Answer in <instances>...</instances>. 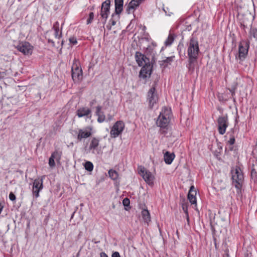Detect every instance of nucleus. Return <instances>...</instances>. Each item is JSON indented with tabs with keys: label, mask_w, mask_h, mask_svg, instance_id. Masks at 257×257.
<instances>
[{
	"label": "nucleus",
	"mask_w": 257,
	"mask_h": 257,
	"mask_svg": "<svg viewBox=\"0 0 257 257\" xmlns=\"http://www.w3.org/2000/svg\"><path fill=\"white\" fill-rule=\"evenodd\" d=\"M135 58L138 65L139 66H143L140 72V77L143 78H146L148 76L150 77L152 73V66L149 59L139 52L136 53Z\"/></svg>",
	"instance_id": "f257e3e1"
},
{
	"label": "nucleus",
	"mask_w": 257,
	"mask_h": 257,
	"mask_svg": "<svg viewBox=\"0 0 257 257\" xmlns=\"http://www.w3.org/2000/svg\"><path fill=\"white\" fill-rule=\"evenodd\" d=\"M199 51V46L197 41L194 38L191 39L187 51L189 57L188 68L190 70L193 69V64L198 58Z\"/></svg>",
	"instance_id": "f03ea898"
},
{
	"label": "nucleus",
	"mask_w": 257,
	"mask_h": 257,
	"mask_svg": "<svg viewBox=\"0 0 257 257\" xmlns=\"http://www.w3.org/2000/svg\"><path fill=\"white\" fill-rule=\"evenodd\" d=\"M232 183L237 189H241L243 181L244 176L242 171L239 166L232 167L231 170Z\"/></svg>",
	"instance_id": "7ed1b4c3"
},
{
	"label": "nucleus",
	"mask_w": 257,
	"mask_h": 257,
	"mask_svg": "<svg viewBox=\"0 0 257 257\" xmlns=\"http://www.w3.org/2000/svg\"><path fill=\"white\" fill-rule=\"evenodd\" d=\"M171 116V109L167 107H164L156 121L157 125L161 128H165L168 126Z\"/></svg>",
	"instance_id": "20e7f679"
},
{
	"label": "nucleus",
	"mask_w": 257,
	"mask_h": 257,
	"mask_svg": "<svg viewBox=\"0 0 257 257\" xmlns=\"http://www.w3.org/2000/svg\"><path fill=\"white\" fill-rule=\"evenodd\" d=\"M79 66L80 63L79 61L74 58L71 67V76L75 83L79 82L82 79V71Z\"/></svg>",
	"instance_id": "39448f33"
},
{
	"label": "nucleus",
	"mask_w": 257,
	"mask_h": 257,
	"mask_svg": "<svg viewBox=\"0 0 257 257\" xmlns=\"http://www.w3.org/2000/svg\"><path fill=\"white\" fill-rule=\"evenodd\" d=\"M249 47V43L248 41H241L238 46V56H236V58H238L240 61H243L248 54Z\"/></svg>",
	"instance_id": "423d86ee"
},
{
	"label": "nucleus",
	"mask_w": 257,
	"mask_h": 257,
	"mask_svg": "<svg viewBox=\"0 0 257 257\" xmlns=\"http://www.w3.org/2000/svg\"><path fill=\"white\" fill-rule=\"evenodd\" d=\"M124 128V123L122 121H116L110 132V136L112 138H115L121 134Z\"/></svg>",
	"instance_id": "0eeeda50"
},
{
	"label": "nucleus",
	"mask_w": 257,
	"mask_h": 257,
	"mask_svg": "<svg viewBox=\"0 0 257 257\" xmlns=\"http://www.w3.org/2000/svg\"><path fill=\"white\" fill-rule=\"evenodd\" d=\"M219 133L223 135L228 125L227 115L219 116L217 120Z\"/></svg>",
	"instance_id": "6e6552de"
},
{
	"label": "nucleus",
	"mask_w": 257,
	"mask_h": 257,
	"mask_svg": "<svg viewBox=\"0 0 257 257\" xmlns=\"http://www.w3.org/2000/svg\"><path fill=\"white\" fill-rule=\"evenodd\" d=\"M110 0H106L101 5L100 16L103 20L102 23L103 26L106 22L107 19L110 13Z\"/></svg>",
	"instance_id": "1a4fd4ad"
},
{
	"label": "nucleus",
	"mask_w": 257,
	"mask_h": 257,
	"mask_svg": "<svg viewBox=\"0 0 257 257\" xmlns=\"http://www.w3.org/2000/svg\"><path fill=\"white\" fill-rule=\"evenodd\" d=\"M138 169L139 174L143 177L144 180L150 185L153 184L154 177L152 174L142 166L139 167Z\"/></svg>",
	"instance_id": "9d476101"
},
{
	"label": "nucleus",
	"mask_w": 257,
	"mask_h": 257,
	"mask_svg": "<svg viewBox=\"0 0 257 257\" xmlns=\"http://www.w3.org/2000/svg\"><path fill=\"white\" fill-rule=\"evenodd\" d=\"M16 48L25 55H30L32 53L33 46L27 42H22L19 43Z\"/></svg>",
	"instance_id": "9b49d317"
},
{
	"label": "nucleus",
	"mask_w": 257,
	"mask_h": 257,
	"mask_svg": "<svg viewBox=\"0 0 257 257\" xmlns=\"http://www.w3.org/2000/svg\"><path fill=\"white\" fill-rule=\"evenodd\" d=\"M148 99L149 102V105L151 107H152L154 104L158 101V96L155 87H153L149 90L148 93Z\"/></svg>",
	"instance_id": "f8f14e48"
},
{
	"label": "nucleus",
	"mask_w": 257,
	"mask_h": 257,
	"mask_svg": "<svg viewBox=\"0 0 257 257\" xmlns=\"http://www.w3.org/2000/svg\"><path fill=\"white\" fill-rule=\"evenodd\" d=\"M43 188V180L42 179H35L33 184L32 192L33 195L36 198L39 196V192Z\"/></svg>",
	"instance_id": "ddd939ff"
},
{
	"label": "nucleus",
	"mask_w": 257,
	"mask_h": 257,
	"mask_svg": "<svg viewBox=\"0 0 257 257\" xmlns=\"http://www.w3.org/2000/svg\"><path fill=\"white\" fill-rule=\"evenodd\" d=\"M144 0H132L128 4L126 8V12L127 14H131L139 6V5Z\"/></svg>",
	"instance_id": "4468645a"
},
{
	"label": "nucleus",
	"mask_w": 257,
	"mask_h": 257,
	"mask_svg": "<svg viewBox=\"0 0 257 257\" xmlns=\"http://www.w3.org/2000/svg\"><path fill=\"white\" fill-rule=\"evenodd\" d=\"M196 190L194 186H191L188 194V199L192 204H196Z\"/></svg>",
	"instance_id": "2eb2a0df"
},
{
	"label": "nucleus",
	"mask_w": 257,
	"mask_h": 257,
	"mask_svg": "<svg viewBox=\"0 0 257 257\" xmlns=\"http://www.w3.org/2000/svg\"><path fill=\"white\" fill-rule=\"evenodd\" d=\"M174 56L167 57L164 60L159 61V64L161 67L165 68L171 64L172 62L174 61Z\"/></svg>",
	"instance_id": "dca6fc26"
},
{
	"label": "nucleus",
	"mask_w": 257,
	"mask_h": 257,
	"mask_svg": "<svg viewBox=\"0 0 257 257\" xmlns=\"http://www.w3.org/2000/svg\"><path fill=\"white\" fill-rule=\"evenodd\" d=\"M91 135V133L90 131H87L83 129H79L78 132L77 140L80 141L82 139L87 138Z\"/></svg>",
	"instance_id": "f3484780"
},
{
	"label": "nucleus",
	"mask_w": 257,
	"mask_h": 257,
	"mask_svg": "<svg viewBox=\"0 0 257 257\" xmlns=\"http://www.w3.org/2000/svg\"><path fill=\"white\" fill-rule=\"evenodd\" d=\"M115 12L120 15L123 11V0H114Z\"/></svg>",
	"instance_id": "a211bd4d"
},
{
	"label": "nucleus",
	"mask_w": 257,
	"mask_h": 257,
	"mask_svg": "<svg viewBox=\"0 0 257 257\" xmlns=\"http://www.w3.org/2000/svg\"><path fill=\"white\" fill-rule=\"evenodd\" d=\"M119 15L116 14L115 13H113L112 14L111 18L109 20V23L106 26V28L108 30H110L111 29V26L116 25V22L119 20Z\"/></svg>",
	"instance_id": "6ab92c4d"
},
{
	"label": "nucleus",
	"mask_w": 257,
	"mask_h": 257,
	"mask_svg": "<svg viewBox=\"0 0 257 257\" xmlns=\"http://www.w3.org/2000/svg\"><path fill=\"white\" fill-rule=\"evenodd\" d=\"M96 115L98 116L97 121L99 123L103 122L105 119V116L101 111L102 107L100 105L96 107Z\"/></svg>",
	"instance_id": "aec40b11"
},
{
	"label": "nucleus",
	"mask_w": 257,
	"mask_h": 257,
	"mask_svg": "<svg viewBox=\"0 0 257 257\" xmlns=\"http://www.w3.org/2000/svg\"><path fill=\"white\" fill-rule=\"evenodd\" d=\"M164 161L167 164H171L175 158V155L173 153H170L167 151L164 155Z\"/></svg>",
	"instance_id": "412c9836"
},
{
	"label": "nucleus",
	"mask_w": 257,
	"mask_h": 257,
	"mask_svg": "<svg viewBox=\"0 0 257 257\" xmlns=\"http://www.w3.org/2000/svg\"><path fill=\"white\" fill-rule=\"evenodd\" d=\"M91 113V110L88 108L83 107L77 110V114L79 117L87 116Z\"/></svg>",
	"instance_id": "4be33fe9"
},
{
	"label": "nucleus",
	"mask_w": 257,
	"mask_h": 257,
	"mask_svg": "<svg viewBox=\"0 0 257 257\" xmlns=\"http://www.w3.org/2000/svg\"><path fill=\"white\" fill-rule=\"evenodd\" d=\"M53 29L55 31V37L56 38L59 39L61 37L62 32L59 30V23L56 22L54 23Z\"/></svg>",
	"instance_id": "5701e85b"
},
{
	"label": "nucleus",
	"mask_w": 257,
	"mask_h": 257,
	"mask_svg": "<svg viewBox=\"0 0 257 257\" xmlns=\"http://www.w3.org/2000/svg\"><path fill=\"white\" fill-rule=\"evenodd\" d=\"M142 215L144 221L147 223L151 221L150 214L147 209H143L142 211Z\"/></svg>",
	"instance_id": "b1692460"
},
{
	"label": "nucleus",
	"mask_w": 257,
	"mask_h": 257,
	"mask_svg": "<svg viewBox=\"0 0 257 257\" xmlns=\"http://www.w3.org/2000/svg\"><path fill=\"white\" fill-rule=\"evenodd\" d=\"M99 144V139L95 138H92V139L90 142V146H89V149L93 150H95L97 148V147L98 146Z\"/></svg>",
	"instance_id": "393cba45"
},
{
	"label": "nucleus",
	"mask_w": 257,
	"mask_h": 257,
	"mask_svg": "<svg viewBox=\"0 0 257 257\" xmlns=\"http://www.w3.org/2000/svg\"><path fill=\"white\" fill-rule=\"evenodd\" d=\"M61 155L62 153L61 152L56 151L52 154L51 157L55 160L56 162L59 163L61 160Z\"/></svg>",
	"instance_id": "a878e982"
},
{
	"label": "nucleus",
	"mask_w": 257,
	"mask_h": 257,
	"mask_svg": "<svg viewBox=\"0 0 257 257\" xmlns=\"http://www.w3.org/2000/svg\"><path fill=\"white\" fill-rule=\"evenodd\" d=\"M108 174L109 177L112 179V180H116L118 178V173L117 172L113 170H110L108 171Z\"/></svg>",
	"instance_id": "bb28decb"
},
{
	"label": "nucleus",
	"mask_w": 257,
	"mask_h": 257,
	"mask_svg": "<svg viewBox=\"0 0 257 257\" xmlns=\"http://www.w3.org/2000/svg\"><path fill=\"white\" fill-rule=\"evenodd\" d=\"M251 178L255 183H257V172L254 168L251 171Z\"/></svg>",
	"instance_id": "cd10ccee"
},
{
	"label": "nucleus",
	"mask_w": 257,
	"mask_h": 257,
	"mask_svg": "<svg viewBox=\"0 0 257 257\" xmlns=\"http://www.w3.org/2000/svg\"><path fill=\"white\" fill-rule=\"evenodd\" d=\"M84 167L85 169L88 171H92L93 169V164L89 161H87L85 163Z\"/></svg>",
	"instance_id": "c85d7f7f"
},
{
	"label": "nucleus",
	"mask_w": 257,
	"mask_h": 257,
	"mask_svg": "<svg viewBox=\"0 0 257 257\" xmlns=\"http://www.w3.org/2000/svg\"><path fill=\"white\" fill-rule=\"evenodd\" d=\"M174 38L173 36L171 34H169L167 39L165 41V43L166 46H169L172 44L173 42L174 41Z\"/></svg>",
	"instance_id": "c756f323"
},
{
	"label": "nucleus",
	"mask_w": 257,
	"mask_h": 257,
	"mask_svg": "<svg viewBox=\"0 0 257 257\" xmlns=\"http://www.w3.org/2000/svg\"><path fill=\"white\" fill-rule=\"evenodd\" d=\"M94 19V14L92 12H91L89 14V18L87 20V24H90Z\"/></svg>",
	"instance_id": "7c9ffc66"
},
{
	"label": "nucleus",
	"mask_w": 257,
	"mask_h": 257,
	"mask_svg": "<svg viewBox=\"0 0 257 257\" xmlns=\"http://www.w3.org/2000/svg\"><path fill=\"white\" fill-rule=\"evenodd\" d=\"M49 165L51 168H53L55 166V160L51 157L49 160Z\"/></svg>",
	"instance_id": "2f4dec72"
},
{
	"label": "nucleus",
	"mask_w": 257,
	"mask_h": 257,
	"mask_svg": "<svg viewBox=\"0 0 257 257\" xmlns=\"http://www.w3.org/2000/svg\"><path fill=\"white\" fill-rule=\"evenodd\" d=\"M122 203L124 206H128L130 203L129 199L125 198L122 201Z\"/></svg>",
	"instance_id": "473e14b6"
},
{
	"label": "nucleus",
	"mask_w": 257,
	"mask_h": 257,
	"mask_svg": "<svg viewBox=\"0 0 257 257\" xmlns=\"http://www.w3.org/2000/svg\"><path fill=\"white\" fill-rule=\"evenodd\" d=\"M69 42L73 45H76L77 43L76 38L75 37H71L69 38Z\"/></svg>",
	"instance_id": "72a5a7b5"
},
{
	"label": "nucleus",
	"mask_w": 257,
	"mask_h": 257,
	"mask_svg": "<svg viewBox=\"0 0 257 257\" xmlns=\"http://www.w3.org/2000/svg\"><path fill=\"white\" fill-rule=\"evenodd\" d=\"M236 88V86H233L231 88L228 89L229 91L231 93V95H232V97H233V96L235 94V91Z\"/></svg>",
	"instance_id": "f704fd0d"
},
{
	"label": "nucleus",
	"mask_w": 257,
	"mask_h": 257,
	"mask_svg": "<svg viewBox=\"0 0 257 257\" xmlns=\"http://www.w3.org/2000/svg\"><path fill=\"white\" fill-rule=\"evenodd\" d=\"M182 209L184 211V212L185 213V214H186V216H187V220L189 219V216H188V211H187V206L185 205H183L182 206Z\"/></svg>",
	"instance_id": "c9c22d12"
},
{
	"label": "nucleus",
	"mask_w": 257,
	"mask_h": 257,
	"mask_svg": "<svg viewBox=\"0 0 257 257\" xmlns=\"http://www.w3.org/2000/svg\"><path fill=\"white\" fill-rule=\"evenodd\" d=\"M9 198L11 200L14 201L16 200V197L13 193L11 192L9 194Z\"/></svg>",
	"instance_id": "e433bc0d"
},
{
	"label": "nucleus",
	"mask_w": 257,
	"mask_h": 257,
	"mask_svg": "<svg viewBox=\"0 0 257 257\" xmlns=\"http://www.w3.org/2000/svg\"><path fill=\"white\" fill-rule=\"evenodd\" d=\"M228 143L230 145H232L235 143V139L233 137H231L229 140L228 141Z\"/></svg>",
	"instance_id": "4c0bfd02"
},
{
	"label": "nucleus",
	"mask_w": 257,
	"mask_h": 257,
	"mask_svg": "<svg viewBox=\"0 0 257 257\" xmlns=\"http://www.w3.org/2000/svg\"><path fill=\"white\" fill-rule=\"evenodd\" d=\"M111 257H120V255L118 252L115 251L112 253Z\"/></svg>",
	"instance_id": "58836bf2"
},
{
	"label": "nucleus",
	"mask_w": 257,
	"mask_h": 257,
	"mask_svg": "<svg viewBox=\"0 0 257 257\" xmlns=\"http://www.w3.org/2000/svg\"><path fill=\"white\" fill-rule=\"evenodd\" d=\"M100 257H108V255L104 252H101L100 253Z\"/></svg>",
	"instance_id": "ea45409f"
},
{
	"label": "nucleus",
	"mask_w": 257,
	"mask_h": 257,
	"mask_svg": "<svg viewBox=\"0 0 257 257\" xmlns=\"http://www.w3.org/2000/svg\"><path fill=\"white\" fill-rule=\"evenodd\" d=\"M48 43H51L53 46H54V42L53 40L48 39Z\"/></svg>",
	"instance_id": "a19ab883"
},
{
	"label": "nucleus",
	"mask_w": 257,
	"mask_h": 257,
	"mask_svg": "<svg viewBox=\"0 0 257 257\" xmlns=\"http://www.w3.org/2000/svg\"><path fill=\"white\" fill-rule=\"evenodd\" d=\"M2 209H3V206H2L1 204L0 203V213H1Z\"/></svg>",
	"instance_id": "79ce46f5"
},
{
	"label": "nucleus",
	"mask_w": 257,
	"mask_h": 257,
	"mask_svg": "<svg viewBox=\"0 0 257 257\" xmlns=\"http://www.w3.org/2000/svg\"><path fill=\"white\" fill-rule=\"evenodd\" d=\"M245 257H251V255L247 253Z\"/></svg>",
	"instance_id": "37998d69"
},
{
	"label": "nucleus",
	"mask_w": 257,
	"mask_h": 257,
	"mask_svg": "<svg viewBox=\"0 0 257 257\" xmlns=\"http://www.w3.org/2000/svg\"><path fill=\"white\" fill-rule=\"evenodd\" d=\"M230 150H232V147H231V148H230Z\"/></svg>",
	"instance_id": "c03bdc74"
}]
</instances>
